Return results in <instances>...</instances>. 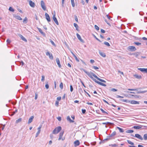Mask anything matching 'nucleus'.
<instances>
[{
  "mask_svg": "<svg viewBox=\"0 0 147 147\" xmlns=\"http://www.w3.org/2000/svg\"><path fill=\"white\" fill-rule=\"evenodd\" d=\"M61 129V126H58L56 127L53 130V133L54 134H58Z\"/></svg>",
  "mask_w": 147,
  "mask_h": 147,
  "instance_id": "obj_1",
  "label": "nucleus"
},
{
  "mask_svg": "<svg viewBox=\"0 0 147 147\" xmlns=\"http://www.w3.org/2000/svg\"><path fill=\"white\" fill-rule=\"evenodd\" d=\"M90 73L91 74L92 76H93L94 78H96V79H97L98 80H99L101 82H105V83L106 82L105 80H104L102 79H100V78H98V77H97L96 75H95V74H94L92 72H90Z\"/></svg>",
  "mask_w": 147,
  "mask_h": 147,
  "instance_id": "obj_2",
  "label": "nucleus"
},
{
  "mask_svg": "<svg viewBox=\"0 0 147 147\" xmlns=\"http://www.w3.org/2000/svg\"><path fill=\"white\" fill-rule=\"evenodd\" d=\"M64 133V131L61 132L59 134V137L58 139V140H64L65 139V138L64 137H62L63 134Z\"/></svg>",
  "mask_w": 147,
  "mask_h": 147,
  "instance_id": "obj_3",
  "label": "nucleus"
},
{
  "mask_svg": "<svg viewBox=\"0 0 147 147\" xmlns=\"http://www.w3.org/2000/svg\"><path fill=\"white\" fill-rule=\"evenodd\" d=\"M140 89V88H137L136 89H130L128 88L127 90H129L130 91H138L137 92L138 94L141 93V91H139L138 90Z\"/></svg>",
  "mask_w": 147,
  "mask_h": 147,
  "instance_id": "obj_4",
  "label": "nucleus"
},
{
  "mask_svg": "<svg viewBox=\"0 0 147 147\" xmlns=\"http://www.w3.org/2000/svg\"><path fill=\"white\" fill-rule=\"evenodd\" d=\"M41 5L43 10H45L46 9V7L45 5V3L43 1H41Z\"/></svg>",
  "mask_w": 147,
  "mask_h": 147,
  "instance_id": "obj_5",
  "label": "nucleus"
},
{
  "mask_svg": "<svg viewBox=\"0 0 147 147\" xmlns=\"http://www.w3.org/2000/svg\"><path fill=\"white\" fill-rule=\"evenodd\" d=\"M128 49L131 51H135L136 49V48L134 46H130L128 47Z\"/></svg>",
  "mask_w": 147,
  "mask_h": 147,
  "instance_id": "obj_6",
  "label": "nucleus"
},
{
  "mask_svg": "<svg viewBox=\"0 0 147 147\" xmlns=\"http://www.w3.org/2000/svg\"><path fill=\"white\" fill-rule=\"evenodd\" d=\"M46 55L47 56H49V58L50 59H53V57L51 53H50L49 52H47L46 53Z\"/></svg>",
  "mask_w": 147,
  "mask_h": 147,
  "instance_id": "obj_7",
  "label": "nucleus"
},
{
  "mask_svg": "<svg viewBox=\"0 0 147 147\" xmlns=\"http://www.w3.org/2000/svg\"><path fill=\"white\" fill-rule=\"evenodd\" d=\"M138 69L142 72L147 73V68H138Z\"/></svg>",
  "mask_w": 147,
  "mask_h": 147,
  "instance_id": "obj_8",
  "label": "nucleus"
},
{
  "mask_svg": "<svg viewBox=\"0 0 147 147\" xmlns=\"http://www.w3.org/2000/svg\"><path fill=\"white\" fill-rule=\"evenodd\" d=\"M13 17H15L16 18L19 20H22V19L20 16H18L17 14H13Z\"/></svg>",
  "mask_w": 147,
  "mask_h": 147,
  "instance_id": "obj_9",
  "label": "nucleus"
},
{
  "mask_svg": "<svg viewBox=\"0 0 147 147\" xmlns=\"http://www.w3.org/2000/svg\"><path fill=\"white\" fill-rule=\"evenodd\" d=\"M41 127H42V125H40L39 127H38V131H37V133L36 134V137H37L38 136L40 132V129H41Z\"/></svg>",
  "mask_w": 147,
  "mask_h": 147,
  "instance_id": "obj_10",
  "label": "nucleus"
},
{
  "mask_svg": "<svg viewBox=\"0 0 147 147\" xmlns=\"http://www.w3.org/2000/svg\"><path fill=\"white\" fill-rule=\"evenodd\" d=\"M53 19L55 23L57 24L58 25V22L57 19L55 17V15H54L53 17Z\"/></svg>",
  "mask_w": 147,
  "mask_h": 147,
  "instance_id": "obj_11",
  "label": "nucleus"
},
{
  "mask_svg": "<svg viewBox=\"0 0 147 147\" xmlns=\"http://www.w3.org/2000/svg\"><path fill=\"white\" fill-rule=\"evenodd\" d=\"M83 71L88 76L90 77L91 79H93V77H92L91 74L90 73V72H87L85 70H84Z\"/></svg>",
  "mask_w": 147,
  "mask_h": 147,
  "instance_id": "obj_12",
  "label": "nucleus"
},
{
  "mask_svg": "<svg viewBox=\"0 0 147 147\" xmlns=\"http://www.w3.org/2000/svg\"><path fill=\"white\" fill-rule=\"evenodd\" d=\"M134 137L137 138L141 140H142L143 139L142 137L140 135L138 134H136Z\"/></svg>",
  "mask_w": 147,
  "mask_h": 147,
  "instance_id": "obj_13",
  "label": "nucleus"
},
{
  "mask_svg": "<svg viewBox=\"0 0 147 147\" xmlns=\"http://www.w3.org/2000/svg\"><path fill=\"white\" fill-rule=\"evenodd\" d=\"M76 35L78 39L82 42H84V41L81 38V36L78 33L76 34Z\"/></svg>",
  "mask_w": 147,
  "mask_h": 147,
  "instance_id": "obj_14",
  "label": "nucleus"
},
{
  "mask_svg": "<svg viewBox=\"0 0 147 147\" xmlns=\"http://www.w3.org/2000/svg\"><path fill=\"white\" fill-rule=\"evenodd\" d=\"M56 62L58 65V67L60 68L61 67V65L60 63V61L58 58H57L56 59Z\"/></svg>",
  "mask_w": 147,
  "mask_h": 147,
  "instance_id": "obj_15",
  "label": "nucleus"
},
{
  "mask_svg": "<svg viewBox=\"0 0 147 147\" xmlns=\"http://www.w3.org/2000/svg\"><path fill=\"white\" fill-rule=\"evenodd\" d=\"M45 16L47 21L48 22H50L51 21V20L49 14H48L47 13H46L45 14Z\"/></svg>",
  "mask_w": 147,
  "mask_h": 147,
  "instance_id": "obj_16",
  "label": "nucleus"
},
{
  "mask_svg": "<svg viewBox=\"0 0 147 147\" xmlns=\"http://www.w3.org/2000/svg\"><path fill=\"white\" fill-rule=\"evenodd\" d=\"M129 102H130L131 104H139V102L135 101V100H131V101H129Z\"/></svg>",
  "mask_w": 147,
  "mask_h": 147,
  "instance_id": "obj_17",
  "label": "nucleus"
},
{
  "mask_svg": "<svg viewBox=\"0 0 147 147\" xmlns=\"http://www.w3.org/2000/svg\"><path fill=\"white\" fill-rule=\"evenodd\" d=\"M18 35L22 40L26 42L27 41L26 39L24 37H23L21 34H18Z\"/></svg>",
  "mask_w": 147,
  "mask_h": 147,
  "instance_id": "obj_18",
  "label": "nucleus"
},
{
  "mask_svg": "<svg viewBox=\"0 0 147 147\" xmlns=\"http://www.w3.org/2000/svg\"><path fill=\"white\" fill-rule=\"evenodd\" d=\"M29 5L31 7H34L35 6V4L31 0H30L29 1Z\"/></svg>",
  "mask_w": 147,
  "mask_h": 147,
  "instance_id": "obj_19",
  "label": "nucleus"
},
{
  "mask_svg": "<svg viewBox=\"0 0 147 147\" xmlns=\"http://www.w3.org/2000/svg\"><path fill=\"white\" fill-rule=\"evenodd\" d=\"M99 53L101 56L104 57H105L106 56L105 53L103 52H101L100 51H99Z\"/></svg>",
  "mask_w": 147,
  "mask_h": 147,
  "instance_id": "obj_20",
  "label": "nucleus"
},
{
  "mask_svg": "<svg viewBox=\"0 0 147 147\" xmlns=\"http://www.w3.org/2000/svg\"><path fill=\"white\" fill-rule=\"evenodd\" d=\"M34 118V116H31L30 118L29 119L28 121V123H30L32 121Z\"/></svg>",
  "mask_w": 147,
  "mask_h": 147,
  "instance_id": "obj_21",
  "label": "nucleus"
},
{
  "mask_svg": "<svg viewBox=\"0 0 147 147\" xmlns=\"http://www.w3.org/2000/svg\"><path fill=\"white\" fill-rule=\"evenodd\" d=\"M74 143L75 144V146H79L80 144V142L78 140H76L74 142Z\"/></svg>",
  "mask_w": 147,
  "mask_h": 147,
  "instance_id": "obj_22",
  "label": "nucleus"
},
{
  "mask_svg": "<svg viewBox=\"0 0 147 147\" xmlns=\"http://www.w3.org/2000/svg\"><path fill=\"white\" fill-rule=\"evenodd\" d=\"M134 76L136 78L138 79H140L142 78V77L141 76H139L137 74L134 75Z\"/></svg>",
  "mask_w": 147,
  "mask_h": 147,
  "instance_id": "obj_23",
  "label": "nucleus"
},
{
  "mask_svg": "<svg viewBox=\"0 0 147 147\" xmlns=\"http://www.w3.org/2000/svg\"><path fill=\"white\" fill-rule=\"evenodd\" d=\"M142 127V125H139L138 126H134L133 127L136 129H141Z\"/></svg>",
  "mask_w": 147,
  "mask_h": 147,
  "instance_id": "obj_24",
  "label": "nucleus"
},
{
  "mask_svg": "<svg viewBox=\"0 0 147 147\" xmlns=\"http://www.w3.org/2000/svg\"><path fill=\"white\" fill-rule=\"evenodd\" d=\"M116 132L115 131H114L111 134V135L109 136L108 137V138H110V139L111 137L115 136L116 135Z\"/></svg>",
  "mask_w": 147,
  "mask_h": 147,
  "instance_id": "obj_25",
  "label": "nucleus"
},
{
  "mask_svg": "<svg viewBox=\"0 0 147 147\" xmlns=\"http://www.w3.org/2000/svg\"><path fill=\"white\" fill-rule=\"evenodd\" d=\"M38 29L40 33L43 36H45V33L43 32L42 31V30L40 28H38Z\"/></svg>",
  "mask_w": 147,
  "mask_h": 147,
  "instance_id": "obj_26",
  "label": "nucleus"
},
{
  "mask_svg": "<svg viewBox=\"0 0 147 147\" xmlns=\"http://www.w3.org/2000/svg\"><path fill=\"white\" fill-rule=\"evenodd\" d=\"M71 53L73 55V56L75 58L76 60L78 61L79 62V60L77 58V57L71 51Z\"/></svg>",
  "mask_w": 147,
  "mask_h": 147,
  "instance_id": "obj_27",
  "label": "nucleus"
},
{
  "mask_svg": "<svg viewBox=\"0 0 147 147\" xmlns=\"http://www.w3.org/2000/svg\"><path fill=\"white\" fill-rule=\"evenodd\" d=\"M67 119L68 121H69L71 123H73L74 121H72L71 119L69 116H68L67 117Z\"/></svg>",
  "mask_w": 147,
  "mask_h": 147,
  "instance_id": "obj_28",
  "label": "nucleus"
},
{
  "mask_svg": "<svg viewBox=\"0 0 147 147\" xmlns=\"http://www.w3.org/2000/svg\"><path fill=\"white\" fill-rule=\"evenodd\" d=\"M97 84L103 86H106V84L100 82H98Z\"/></svg>",
  "mask_w": 147,
  "mask_h": 147,
  "instance_id": "obj_29",
  "label": "nucleus"
},
{
  "mask_svg": "<svg viewBox=\"0 0 147 147\" xmlns=\"http://www.w3.org/2000/svg\"><path fill=\"white\" fill-rule=\"evenodd\" d=\"M22 120V119L21 118H20L16 121V123H18L20 122Z\"/></svg>",
  "mask_w": 147,
  "mask_h": 147,
  "instance_id": "obj_30",
  "label": "nucleus"
},
{
  "mask_svg": "<svg viewBox=\"0 0 147 147\" xmlns=\"http://www.w3.org/2000/svg\"><path fill=\"white\" fill-rule=\"evenodd\" d=\"M71 0V5L73 7H74L75 6V4L74 2V0Z\"/></svg>",
  "mask_w": 147,
  "mask_h": 147,
  "instance_id": "obj_31",
  "label": "nucleus"
},
{
  "mask_svg": "<svg viewBox=\"0 0 147 147\" xmlns=\"http://www.w3.org/2000/svg\"><path fill=\"white\" fill-rule=\"evenodd\" d=\"M117 128L119 130L120 132L121 133L123 132L124 131L122 129L118 127H117Z\"/></svg>",
  "mask_w": 147,
  "mask_h": 147,
  "instance_id": "obj_32",
  "label": "nucleus"
},
{
  "mask_svg": "<svg viewBox=\"0 0 147 147\" xmlns=\"http://www.w3.org/2000/svg\"><path fill=\"white\" fill-rule=\"evenodd\" d=\"M134 131L132 130H128L126 131L127 133H132Z\"/></svg>",
  "mask_w": 147,
  "mask_h": 147,
  "instance_id": "obj_33",
  "label": "nucleus"
},
{
  "mask_svg": "<svg viewBox=\"0 0 147 147\" xmlns=\"http://www.w3.org/2000/svg\"><path fill=\"white\" fill-rule=\"evenodd\" d=\"M127 142L128 143L131 145H134V143L132 142H131V141L129 140H127Z\"/></svg>",
  "mask_w": 147,
  "mask_h": 147,
  "instance_id": "obj_34",
  "label": "nucleus"
},
{
  "mask_svg": "<svg viewBox=\"0 0 147 147\" xmlns=\"http://www.w3.org/2000/svg\"><path fill=\"white\" fill-rule=\"evenodd\" d=\"M27 18L26 17L23 20V22L24 23H26L27 22Z\"/></svg>",
  "mask_w": 147,
  "mask_h": 147,
  "instance_id": "obj_35",
  "label": "nucleus"
},
{
  "mask_svg": "<svg viewBox=\"0 0 147 147\" xmlns=\"http://www.w3.org/2000/svg\"><path fill=\"white\" fill-rule=\"evenodd\" d=\"M144 139L145 140H147V134H144Z\"/></svg>",
  "mask_w": 147,
  "mask_h": 147,
  "instance_id": "obj_36",
  "label": "nucleus"
},
{
  "mask_svg": "<svg viewBox=\"0 0 147 147\" xmlns=\"http://www.w3.org/2000/svg\"><path fill=\"white\" fill-rule=\"evenodd\" d=\"M104 44L105 45L109 47L110 46V45L109 42H104Z\"/></svg>",
  "mask_w": 147,
  "mask_h": 147,
  "instance_id": "obj_37",
  "label": "nucleus"
},
{
  "mask_svg": "<svg viewBox=\"0 0 147 147\" xmlns=\"http://www.w3.org/2000/svg\"><path fill=\"white\" fill-rule=\"evenodd\" d=\"M9 11L12 12H14V10L11 7H9Z\"/></svg>",
  "mask_w": 147,
  "mask_h": 147,
  "instance_id": "obj_38",
  "label": "nucleus"
},
{
  "mask_svg": "<svg viewBox=\"0 0 147 147\" xmlns=\"http://www.w3.org/2000/svg\"><path fill=\"white\" fill-rule=\"evenodd\" d=\"M59 87L61 89H63V83L62 82H61L60 84Z\"/></svg>",
  "mask_w": 147,
  "mask_h": 147,
  "instance_id": "obj_39",
  "label": "nucleus"
},
{
  "mask_svg": "<svg viewBox=\"0 0 147 147\" xmlns=\"http://www.w3.org/2000/svg\"><path fill=\"white\" fill-rule=\"evenodd\" d=\"M110 139V138H107L106 139H105V140H104L102 141H100V142H99V144H101L102 143H104V142L105 141V140H109Z\"/></svg>",
  "mask_w": 147,
  "mask_h": 147,
  "instance_id": "obj_40",
  "label": "nucleus"
},
{
  "mask_svg": "<svg viewBox=\"0 0 147 147\" xmlns=\"http://www.w3.org/2000/svg\"><path fill=\"white\" fill-rule=\"evenodd\" d=\"M111 146H112V147H116L118 146V145L116 144H111L109 145Z\"/></svg>",
  "mask_w": 147,
  "mask_h": 147,
  "instance_id": "obj_41",
  "label": "nucleus"
},
{
  "mask_svg": "<svg viewBox=\"0 0 147 147\" xmlns=\"http://www.w3.org/2000/svg\"><path fill=\"white\" fill-rule=\"evenodd\" d=\"M50 42H51V43L52 44V45L55 46V43H54V42L51 39H50Z\"/></svg>",
  "mask_w": 147,
  "mask_h": 147,
  "instance_id": "obj_42",
  "label": "nucleus"
},
{
  "mask_svg": "<svg viewBox=\"0 0 147 147\" xmlns=\"http://www.w3.org/2000/svg\"><path fill=\"white\" fill-rule=\"evenodd\" d=\"M45 76L44 75L42 76V78L41 79V80L42 82H44L45 80Z\"/></svg>",
  "mask_w": 147,
  "mask_h": 147,
  "instance_id": "obj_43",
  "label": "nucleus"
},
{
  "mask_svg": "<svg viewBox=\"0 0 147 147\" xmlns=\"http://www.w3.org/2000/svg\"><path fill=\"white\" fill-rule=\"evenodd\" d=\"M45 88L46 89H48L49 88V85L48 83V82H47L45 86Z\"/></svg>",
  "mask_w": 147,
  "mask_h": 147,
  "instance_id": "obj_44",
  "label": "nucleus"
},
{
  "mask_svg": "<svg viewBox=\"0 0 147 147\" xmlns=\"http://www.w3.org/2000/svg\"><path fill=\"white\" fill-rule=\"evenodd\" d=\"M59 102L58 101H56L55 103V105L56 106L58 107L59 105Z\"/></svg>",
  "mask_w": 147,
  "mask_h": 147,
  "instance_id": "obj_45",
  "label": "nucleus"
},
{
  "mask_svg": "<svg viewBox=\"0 0 147 147\" xmlns=\"http://www.w3.org/2000/svg\"><path fill=\"white\" fill-rule=\"evenodd\" d=\"M70 90L71 92H72L73 90L72 86L71 85L70 86Z\"/></svg>",
  "mask_w": 147,
  "mask_h": 147,
  "instance_id": "obj_46",
  "label": "nucleus"
},
{
  "mask_svg": "<svg viewBox=\"0 0 147 147\" xmlns=\"http://www.w3.org/2000/svg\"><path fill=\"white\" fill-rule=\"evenodd\" d=\"M6 41L7 43V44H9L11 42V41L9 39H7V40Z\"/></svg>",
  "mask_w": 147,
  "mask_h": 147,
  "instance_id": "obj_47",
  "label": "nucleus"
},
{
  "mask_svg": "<svg viewBox=\"0 0 147 147\" xmlns=\"http://www.w3.org/2000/svg\"><path fill=\"white\" fill-rule=\"evenodd\" d=\"M134 44L137 45H141V43L138 42H135Z\"/></svg>",
  "mask_w": 147,
  "mask_h": 147,
  "instance_id": "obj_48",
  "label": "nucleus"
},
{
  "mask_svg": "<svg viewBox=\"0 0 147 147\" xmlns=\"http://www.w3.org/2000/svg\"><path fill=\"white\" fill-rule=\"evenodd\" d=\"M78 90L79 92H80V93H81V92H83V90L81 88L79 89Z\"/></svg>",
  "mask_w": 147,
  "mask_h": 147,
  "instance_id": "obj_49",
  "label": "nucleus"
},
{
  "mask_svg": "<svg viewBox=\"0 0 147 147\" xmlns=\"http://www.w3.org/2000/svg\"><path fill=\"white\" fill-rule=\"evenodd\" d=\"M93 36H94V37L98 41H99V42H100V40H99L98 38L94 34H93Z\"/></svg>",
  "mask_w": 147,
  "mask_h": 147,
  "instance_id": "obj_50",
  "label": "nucleus"
},
{
  "mask_svg": "<svg viewBox=\"0 0 147 147\" xmlns=\"http://www.w3.org/2000/svg\"><path fill=\"white\" fill-rule=\"evenodd\" d=\"M111 90L112 91H117V90L115 88H112L111 89Z\"/></svg>",
  "mask_w": 147,
  "mask_h": 147,
  "instance_id": "obj_51",
  "label": "nucleus"
},
{
  "mask_svg": "<svg viewBox=\"0 0 147 147\" xmlns=\"http://www.w3.org/2000/svg\"><path fill=\"white\" fill-rule=\"evenodd\" d=\"M93 68L95 69H98V67L94 66H93Z\"/></svg>",
  "mask_w": 147,
  "mask_h": 147,
  "instance_id": "obj_52",
  "label": "nucleus"
},
{
  "mask_svg": "<svg viewBox=\"0 0 147 147\" xmlns=\"http://www.w3.org/2000/svg\"><path fill=\"white\" fill-rule=\"evenodd\" d=\"M61 96L58 97L57 98V100H59V101L60 100H61Z\"/></svg>",
  "mask_w": 147,
  "mask_h": 147,
  "instance_id": "obj_53",
  "label": "nucleus"
},
{
  "mask_svg": "<svg viewBox=\"0 0 147 147\" xmlns=\"http://www.w3.org/2000/svg\"><path fill=\"white\" fill-rule=\"evenodd\" d=\"M100 110L103 113H107L105 111L102 109H101Z\"/></svg>",
  "mask_w": 147,
  "mask_h": 147,
  "instance_id": "obj_54",
  "label": "nucleus"
},
{
  "mask_svg": "<svg viewBox=\"0 0 147 147\" xmlns=\"http://www.w3.org/2000/svg\"><path fill=\"white\" fill-rule=\"evenodd\" d=\"M116 97L117 98H123V97L121 96H120L119 95H117L116 96Z\"/></svg>",
  "mask_w": 147,
  "mask_h": 147,
  "instance_id": "obj_55",
  "label": "nucleus"
},
{
  "mask_svg": "<svg viewBox=\"0 0 147 147\" xmlns=\"http://www.w3.org/2000/svg\"><path fill=\"white\" fill-rule=\"evenodd\" d=\"M82 112L84 114L85 113L86 110L85 109H82Z\"/></svg>",
  "mask_w": 147,
  "mask_h": 147,
  "instance_id": "obj_56",
  "label": "nucleus"
},
{
  "mask_svg": "<svg viewBox=\"0 0 147 147\" xmlns=\"http://www.w3.org/2000/svg\"><path fill=\"white\" fill-rule=\"evenodd\" d=\"M90 62L91 63H94V61L93 59H91L90 60Z\"/></svg>",
  "mask_w": 147,
  "mask_h": 147,
  "instance_id": "obj_57",
  "label": "nucleus"
},
{
  "mask_svg": "<svg viewBox=\"0 0 147 147\" xmlns=\"http://www.w3.org/2000/svg\"><path fill=\"white\" fill-rule=\"evenodd\" d=\"M74 25L75 28H77L78 26V25L76 23H74Z\"/></svg>",
  "mask_w": 147,
  "mask_h": 147,
  "instance_id": "obj_58",
  "label": "nucleus"
},
{
  "mask_svg": "<svg viewBox=\"0 0 147 147\" xmlns=\"http://www.w3.org/2000/svg\"><path fill=\"white\" fill-rule=\"evenodd\" d=\"M92 79L95 82H96L97 83L98 82H99L98 81H97L96 79H94L93 78V79Z\"/></svg>",
  "mask_w": 147,
  "mask_h": 147,
  "instance_id": "obj_59",
  "label": "nucleus"
},
{
  "mask_svg": "<svg viewBox=\"0 0 147 147\" xmlns=\"http://www.w3.org/2000/svg\"><path fill=\"white\" fill-rule=\"evenodd\" d=\"M147 92V91H146V90L141 91V93H143V94L144 93H145Z\"/></svg>",
  "mask_w": 147,
  "mask_h": 147,
  "instance_id": "obj_60",
  "label": "nucleus"
},
{
  "mask_svg": "<svg viewBox=\"0 0 147 147\" xmlns=\"http://www.w3.org/2000/svg\"><path fill=\"white\" fill-rule=\"evenodd\" d=\"M57 119H58V120L59 121H60L61 119V117H58L57 118Z\"/></svg>",
  "mask_w": 147,
  "mask_h": 147,
  "instance_id": "obj_61",
  "label": "nucleus"
},
{
  "mask_svg": "<svg viewBox=\"0 0 147 147\" xmlns=\"http://www.w3.org/2000/svg\"><path fill=\"white\" fill-rule=\"evenodd\" d=\"M86 104L88 105H93L92 103L91 102H87L86 103Z\"/></svg>",
  "mask_w": 147,
  "mask_h": 147,
  "instance_id": "obj_62",
  "label": "nucleus"
},
{
  "mask_svg": "<svg viewBox=\"0 0 147 147\" xmlns=\"http://www.w3.org/2000/svg\"><path fill=\"white\" fill-rule=\"evenodd\" d=\"M101 31L102 33H105V31L102 29H101Z\"/></svg>",
  "mask_w": 147,
  "mask_h": 147,
  "instance_id": "obj_63",
  "label": "nucleus"
},
{
  "mask_svg": "<svg viewBox=\"0 0 147 147\" xmlns=\"http://www.w3.org/2000/svg\"><path fill=\"white\" fill-rule=\"evenodd\" d=\"M52 143V141L51 140H50L49 141V145H51V144Z\"/></svg>",
  "mask_w": 147,
  "mask_h": 147,
  "instance_id": "obj_64",
  "label": "nucleus"
}]
</instances>
